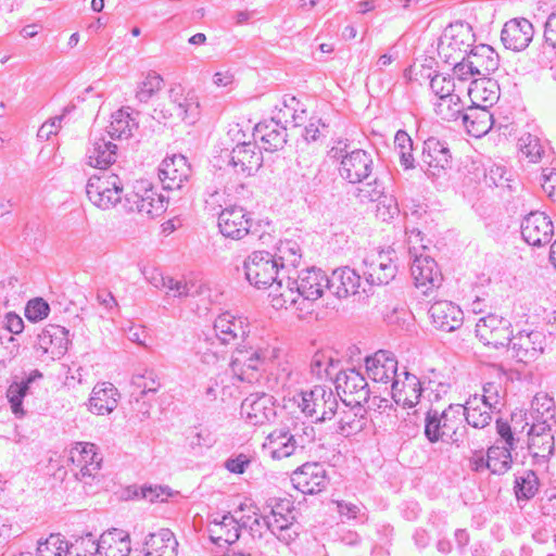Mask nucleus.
I'll return each instance as SVG.
<instances>
[{
	"label": "nucleus",
	"mask_w": 556,
	"mask_h": 556,
	"mask_svg": "<svg viewBox=\"0 0 556 556\" xmlns=\"http://www.w3.org/2000/svg\"><path fill=\"white\" fill-rule=\"evenodd\" d=\"M329 277L320 268L311 267L296 274V277L288 276L283 289L274 293L271 305L280 308H295L304 311L306 303H313L320 299L326 290L329 291Z\"/></svg>",
	"instance_id": "f257e3e1"
},
{
	"label": "nucleus",
	"mask_w": 556,
	"mask_h": 556,
	"mask_svg": "<svg viewBox=\"0 0 556 556\" xmlns=\"http://www.w3.org/2000/svg\"><path fill=\"white\" fill-rule=\"evenodd\" d=\"M316 439L314 427L304 421H292L273 430L265 438L262 450L271 459L280 460L302 452Z\"/></svg>",
	"instance_id": "f03ea898"
},
{
	"label": "nucleus",
	"mask_w": 556,
	"mask_h": 556,
	"mask_svg": "<svg viewBox=\"0 0 556 556\" xmlns=\"http://www.w3.org/2000/svg\"><path fill=\"white\" fill-rule=\"evenodd\" d=\"M277 345L263 343L255 348L237 349L231 357L232 375L242 382L252 383L258 379L260 371L279 357Z\"/></svg>",
	"instance_id": "7ed1b4c3"
},
{
	"label": "nucleus",
	"mask_w": 556,
	"mask_h": 556,
	"mask_svg": "<svg viewBox=\"0 0 556 556\" xmlns=\"http://www.w3.org/2000/svg\"><path fill=\"white\" fill-rule=\"evenodd\" d=\"M463 405H450L441 413L429 410L425 419V435L435 443H458L463 440L465 427Z\"/></svg>",
	"instance_id": "20e7f679"
},
{
	"label": "nucleus",
	"mask_w": 556,
	"mask_h": 556,
	"mask_svg": "<svg viewBox=\"0 0 556 556\" xmlns=\"http://www.w3.org/2000/svg\"><path fill=\"white\" fill-rule=\"evenodd\" d=\"M248 281L257 289L271 288L269 295L279 293L283 289L282 279H278L279 263L277 257L267 251L251 253L243 264Z\"/></svg>",
	"instance_id": "39448f33"
},
{
	"label": "nucleus",
	"mask_w": 556,
	"mask_h": 556,
	"mask_svg": "<svg viewBox=\"0 0 556 556\" xmlns=\"http://www.w3.org/2000/svg\"><path fill=\"white\" fill-rule=\"evenodd\" d=\"M86 193L89 201L102 211L116 207L126 195L123 179L110 170L92 175L87 181Z\"/></svg>",
	"instance_id": "423d86ee"
},
{
	"label": "nucleus",
	"mask_w": 556,
	"mask_h": 556,
	"mask_svg": "<svg viewBox=\"0 0 556 556\" xmlns=\"http://www.w3.org/2000/svg\"><path fill=\"white\" fill-rule=\"evenodd\" d=\"M293 403L306 417L316 422H325L333 418L339 402L331 389L315 386L312 390L301 391L293 395Z\"/></svg>",
	"instance_id": "0eeeda50"
},
{
	"label": "nucleus",
	"mask_w": 556,
	"mask_h": 556,
	"mask_svg": "<svg viewBox=\"0 0 556 556\" xmlns=\"http://www.w3.org/2000/svg\"><path fill=\"white\" fill-rule=\"evenodd\" d=\"M167 207V200L149 181L138 180L131 192L126 193L123 208L148 218L161 216Z\"/></svg>",
	"instance_id": "6e6552de"
},
{
	"label": "nucleus",
	"mask_w": 556,
	"mask_h": 556,
	"mask_svg": "<svg viewBox=\"0 0 556 556\" xmlns=\"http://www.w3.org/2000/svg\"><path fill=\"white\" fill-rule=\"evenodd\" d=\"M475 34L469 24L456 22L450 24L440 38L438 52L443 61H459L470 51Z\"/></svg>",
	"instance_id": "1a4fd4ad"
},
{
	"label": "nucleus",
	"mask_w": 556,
	"mask_h": 556,
	"mask_svg": "<svg viewBox=\"0 0 556 556\" xmlns=\"http://www.w3.org/2000/svg\"><path fill=\"white\" fill-rule=\"evenodd\" d=\"M294 516L289 500L270 498L264 507L263 522L278 540L289 544L298 533L292 530Z\"/></svg>",
	"instance_id": "9d476101"
},
{
	"label": "nucleus",
	"mask_w": 556,
	"mask_h": 556,
	"mask_svg": "<svg viewBox=\"0 0 556 556\" xmlns=\"http://www.w3.org/2000/svg\"><path fill=\"white\" fill-rule=\"evenodd\" d=\"M397 257L393 250L370 251L363 258L367 285L381 286L392 281L397 273Z\"/></svg>",
	"instance_id": "9b49d317"
},
{
	"label": "nucleus",
	"mask_w": 556,
	"mask_h": 556,
	"mask_svg": "<svg viewBox=\"0 0 556 556\" xmlns=\"http://www.w3.org/2000/svg\"><path fill=\"white\" fill-rule=\"evenodd\" d=\"M68 460L75 478L88 484L99 472L102 457L93 443L76 442L68 451Z\"/></svg>",
	"instance_id": "f8f14e48"
},
{
	"label": "nucleus",
	"mask_w": 556,
	"mask_h": 556,
	"mask_svg": "<svg viewBox=\"0 0 556 556\" xmlns=\"http://www.w3.org/2000/svg\"><path fill=\"white\" fill-rule=\"evenodd\" d=\"M336 389L348 405L361 406L369 400L370 391L366 378L355 368L337 374Z\"/></svg>",
	"instance_id": "ddd939ff"
},
{
	"label": "nucleus",
	"mask_w": 556,
	"mask_h": 556,
	"mask_svg": "<svg viewBox=\"0 0 556 556\" xmlns=\"http://www.w3.org/2000/svg\"><path fill=\"white\" fill-rule=\"evenodd\" d=\"M511 323L496 314L481 317L476 324V334L484 345L500 349L511 340Z\"/></svg>",
	"instance_id": "4468645a"
},
{
	"label": "nucleus",
	"mask_w": 556,
	"mask_h": 556,
	"mask_svg": "<svg viewBox=\"0 0 556 556\" xmlns=\"http://www.w3.org/2000/svg\"><path fill=\"white\" fill-rule=\"evenodd\" d=\"M421 162L426 175L441 177L451 167L452 156L446 143L434 137L424 142Z\"/></svg>",
	"instance_id": "2eb2a0df"
},
{
	"label": "nucleus",
	"mask_w": 556,
	"mask_h": 556,
	"mask_svg": "<svg viewBox=\"0 0 556 556\" xmlns=\"http://www.w3.org/2000/svg\"><path fill=\"white\" fill-rule=\"evenodd\" d=\"M68 330L59 325H48L37 337V350L45 359H60L68 350Z\"/></svg>",
	"instance_id": "dca6fc26"
},
{
	"label": "nucleus",
	"mask_w": 556,
	"mask_h": 556,
	"mask_svg": "<svg viewBox=\"0 0 556 556\" xmlns=\"http://www.w3.org/2000/svg\"><path fill=\"white\" fill-rule=\"evenodd\" d=\"M520 228L523 240L533 247L547 244L554 235L551 218L539 211L529 213L523 218Z\"/></svg>",
	"instance_id": "f3484780"
},
{
	"label": "nucleus",
	"mask_w": 556,
	"mask_h": 556,
	"mask_svg": "<svg viewBox=\"0 0 556 556\" xmlns=\"http://www.w3.org/2000/svg\"><path fill=\"white\" fill-rule=\"evenodd\" d=\"M374 169L371 154L363 149H354L339 165V175L350 184H359L366 180Z\"/></svg>",
	"instance_id": "a211bd4d"
},
{
	"label": "nucleus",
	"mask_w": 556,
	"mask_h": 556,
	"mask_svg": "<svg viewBox=\"0 0 556 556\" xmlns=\"http://www.w3.org/2000/svg\"><path fill=\"white\" fill-rule=\"evenodd\" d=\"M240 414L252 426L265 425L276 416L273 397L265 393L250 394L241 403Z\"/></svg>",
	"instance_id": "6ab92c4d"
},
{
	"label": "nucleus",
	"mask_w": 556,
	"mask_h": 556,
	"mask_svg": "<svg viewBox=\"0 0 556 556\" xmlns=\"http://www.w3.org/2000/svg\"><path fill=\"white\" fill-rule=\"evenodd\" d=\"M251 225L249 214L241 206L226 207L218 215V229L225 238L241 240L250 232Z\"/></svg>",
	"instance_id": "aec40b11"
},
{
	"label": "nucleus",
	"mask_w": 556,
	"mask_h": 556,
	"mask_svg": "<svg viewBox=\"0 0 556 556\" xmlns=\"http://www.w3.org/2000/svg\"><path fill=\"white\" fill-rule=\"evenodd\" d=\"M291 481L304 494L318 493L328 483L327 471L319 463H306L293 471Z\"/></svg>",
	"instance_id": "412c9836"
},
{
	"label": "nucleus",
	"mask_w": 556,
	"mask_h": 556,
	"mask_svg": "<svg viewBox=\"0 0 556 556\" xmlns=\"http://www.w3.org/2000/svg\"><path fill=\"white\" fill-rule=\"evenodd\" d=\"M190 175L191 166L181 154L164 159L159 167V178L166 190L181 189Z\"/></svg>",
	"instance_id": "4be33fe9"
},
{
	"label": "nucleus",
	"mask_w": 556,
	"mask_h": 556,
	"mask_svg": "<svg viewBox=\"0 0 556 556\" xmlns=\"http://www.w3.org/2000/svg\"><path fill=\"white\" fill-rule=\"evenodd\" d=\"M422 388L419 378L406 369L401 371L392 381L391 395L397 405L413 408L419 403Z\"/></svg>",
	"instance_id": "5701e85b"
},
{
	"label": "nucleus",
	"mask_w": 556,
	"mask_h": 556,
	"mask_svg": "<svg viewBox=\"0 0 556 556\" xmlns=\"http://www.w3.org/2000/svg\"><path fill=\"white\" fill-rule=\"evenodd\" d=\"M368 377L376 383L392 384L397 377V359L392 352L379 350L365 359Z\"/></svg>",
	"instance_id": "b1692460"
},
{
	"label": "nucleus",
	"mask_w": 556,
	"mask_h": 556,
	"mask_svg": "<svg viewBox=\"0 0 556 556\" xmlns=\"http://www.w3.org/2000/svg\"><path fill=\"white\" fill-rule=\"evenodd\" d=\"M263 162L262 152L257 149L256 144L251 141H240L232 148L229 154V165L237 173L244 175H252L256 172Z\"/></svg>",
	"instance_id": "393cba45"
},
{
	"label": "nucleus",
	"mask_w": 556,
	"mask_h": 556,
	"mask_svg": "<svg viewBox=\"0 0 556 556\" xmlns=\"http://www.w3.org/2000/svg\"><path fill=\"white\" fill-rule=\"evenodd\" d=\"M432 325L442 331L452 332L458 329L464 321V313L455 303L446 300L434 302L429 311Z\"/></svg>",
	"instance_id": "a878e982"
},
{
	"label": "nucleus",
	"mask_w": 556,
	"mask_h": 556,
	"mask_svg": "<svg viewBox=\"0 0 556 556\" xmlns=\"http://www.w3.org/2000/svg\"><path fill=\"white\" fill-rule=\"evenodd\" d=\"M534 29L530 21L523 17L513 18L505 23L501 40L505 48L521 51L532 41Z\"/></svg>",
	"instance_id": "bb28decb"
},
{
	"label": "nucleus",
	"mask_w": 556,
	"mask_h": 556,
	"mask_svg": "<svg viewBox=\"0 0 556 556\" xmlns=\"http://www.w3.org/2000/svg\"><path fill=\"white\" fill-rule=\"evenodd\" d=\"M410 271L415 286L422 289L424 294L441 285L442 275L435 261L428 255L415 256Z\"/></svg>",
	"instance_id": "cd10ccee"
},
{
	"label": "nucleus",
	"mask_w": 556,
	"mask_h": 556,
	"mask_svg": "<svg viewBox=\"0 0 556 556\" xmlns=\"http://www.w3.org/2000/svg\"><path fill=\"white\" fill-rule=\"evenodd\" d=\"M214 331L223 344L237 343L249 332L248 319L229 312L222 313L214 321Z\"/></svg>",
	"instance_id": "c85d7f7f"
},
{
	"label": "nucleus",
	"mask_w": 556,
	"mask_h": 556,
	"mask_svg": "<svg viewBox=\"0 0 556 556\" xmlns=\"http://www.w3.org/2000/svg\"><path fill=\"white\" fill-rule=\"evenodd\" d=\"M513 356L519 362L529 363L538 358L543 352V336L539 331H520L511 334Z\"/></svg>",
	"instance_id": "c756f323"
},
{
	"label": "nucleus",
	"mask_w": 556,
	"mask_h": 556,
	"mask_svg": "<svg viewBox=\"0 0 556 556\" xmlns=\"http://www.w3.org/2000/svg\"><path fill=\"white\" fill-rule=\"evenodd\" d=\"M119 397L121 394L113 383L99 382L91 391L88 410L99 416L109 415L117 407Z\"/></svg>",
	"instance_id": "7c9ffc66"
},
{
	"label": "nucleus",
	"mask_w": 556,
	"mask_h": 556,
	"mask_svg": "<svg viewBox=\"0 0 556 556\" xmlns=\"http://www.w3.org/2000/svg\"><path fill=\"white\" fill-rule=\"evenodd\" d=\"M329 281H331V283H329V291L339 299L355 295L359 292V289L366 292L361 276L356 270L350 267L333 270L331 277H329Z\"/></svg>",
	"instance_id": "2f4dec72"
},
{
	"label": "nucleus",
	"mask_w": 556,
	"mask_h": 556,
	"mask_svg": "<svg viewBox=\"0 0 556 556\" xmlns=\"http://www.w3.org/2000/svg\"><path fill=\"white\" fill-rule=\"evenodd\" d=\"M169 97H173L175 119L194 124L201 114L200 101L194 92L184 93L180 88H172Z\"/></svg>",
	"instance_id": "473e14b6"
},
{
	"label": "nucleus",
	"mask_w": 556,
	"mask_h": 556,
	"mask_svg": "<svg viewBox=\"0 0 556 556\" xmlns=\"http://www.w3.org/2000/svg\"><path fill=\"white\" fill-rule=\"evenodd\" d=\"M382 191L377 188V186L372 187L371 184H366L365 186L357 189L356 197L362 201H378L377 204V216L384 222L391 220L396 217L400 213L399 205L394 198L383 195L381 197Z\"/></svg>",
	"instance_id": "72a5a7b5"
},
{
	"label": "nucleus",
	"mask_w": 556,
	"mask_h": 556,
	"mask_svg": "<svg viewBox=\"0 0 556 556\" xmlns=\"http://www.w3.org/2000/svg\"><path fill=\"white\" fill-rule=\"evenodd\" d=\"M117 146L104 137H94L87 150V163L91 167L105 169L116 161Z\"/></svg>",
	"instance_id": "f704fd0d"
},
{
	"label": "nucleus",
	"mask_w": 556,
	"mask_h": 556,
	"mask_svg": "<svg viewBox=\"0 0 556 556\" xmlns=\"http://www.w3.org/2000/svg\"><path fill=\"white\" fill-rule=\"evenodd\" d=\"M282 117L277 116L268 122L260 123L255 127L256 135L260 137L263 148L266 151H277L282 149L287 142V129L281 125Z\"/></svg>",
	"instance_id": "c9c22d12"
},
{
	"label": "nucleus",
	"mask_w": 556,
	"mask_h": 556,
	"mask_svg": "<svg viewBox=\"0 0 556 556\" xmlns=\"http://www.w3.org/2000/svg\"><path fill=\"white\" fill-rule=\"evenodd\" d=\"M99 546L100 556H128L131 551L129 534L115 528L100 535Z\"/></svg>",
	"instance_id": "e433bc0d"
},
{
	"label": "nucleus",
	"mask_w": 556,
	"mask_h": 556,
	"mask_svg": "<svg viewBox=\"0 0 556 556\" xmlns=\"http://www.w3.org/2000/svg\"><path fill=\"white\" fill-rule=\"evenodd\" d=\"M463 125L472 137L486 135L493 126V114L482 106L470 105L463 114Z\"/></svg>",
	"instance_id": "4c0bfd02"
},
{
	"label": "nucleus",
	"mask_w": 556,
	"mask_h": 556,
	"mask_svg": "<svg viewBox=\"0 0 556 556\" xmlns=\"http://www.w3.org/2000/svg\"><path fill=\"white\" fill-rule=\"evenodd\" d=\"M178 542L169 529L150 533L144 541V556H177Z\"/></svg>",
	"instance_id": "58836bf2"
},
{
	"label": "nucleus",
	"mask_w": 556,
	"mask_h": 556,
	"mask_svg": "<svg viewBox=\"0 0 556 556\" xmlns=\"http://www.w3.org/2000/svg\"><path fill=\"white\" fill-rule=\"evenodd\" d=\"M240 523L237 518L224 515L220 520H213L210 523V539L217 545L233 544L240 536Z\"/></svg>",
	"instance_id": "ea45409f"
},
{
	"label": "nucleus",
	"mask_w": 556,
	"mask_h": 556,
	"mask_svg": "<svg viewBox=\"0 0 556 556\" xmlns=\"http://www.w3.org/2000/svg\"><path fill=\"white\" fill-rule=\"evenodd\" d=\"M472 104L484 109L491 108L500 98V89L492 79L473 80L468 88Z\"/></svg>",
	"instance_id": "a19ab883"
},
{
	"label": "nucleus",
	"mask_w": 556,
	"mask_h": 556,
	"mask_svg": "<svg viewBox=\"0 0 556 556\" xmlns=\"http://www.w3.org/2000/svg\"><path fill=\"white\" fill-rule=\"evenodd\" d=\"M478 75H488L498 67V55L489 45H479L470 49L466 55Z\"/></svg>",
	"instance_id": "79ce46f5"
},
{
	"label": "nucleus",
	"mask_w": 556,
	"mask_h": 556,
	"mask_svg": "<svg viewBox=\"0 0 556 556\" xmlns=\"http://www.w3.org/2000/svg\"><path fill=\"white\" fill-rule=\"evenodd\" d=\"M463 409L467 424L477 429H483L490 425L494 410L486 406L477 394L468 399L466 405H463Z\"/></svg>",
	"instance_id": "37998d69"
},
{
	"label": "nucleus",
	"mask_w": 556,
	"mask_h": 556,
	"mask_svg": "<svg viewBox=\"0 0 556 556\" xmlns=\"http://www.w3.org/2000/svg\"><path fill=\"white\" fill-rule=\"evenodd\" d=\"M538 427L541 431L535 434L533 433L536 428L534 425L528 430V434L530 435L529 448L534 458H541L546 462L554 452V435L547 426Z\"/></svg>",
	"instance_id": "c03bdc74"
},
{
	"label": "nucleus",
	"mask_w": 556,
	"mask_h": 556,
	"mask_svg": "<svg viewBox=\"0 0 556 556\" xmlns=\"http://www.w3.org/2000/svg\"><path fill=\"white\" fill-rule=\"evenodd\" d=\"M137 127L138 123L131 114L127 110L121 109L112 114L108 134L111 139H128Z\"/></svg>",
	"instance_id": "a18cd8bd"
},
{
	"label": "nucleus",
	"mask_w": 556,
	"mask_h": 556,
	"mask_svg": "<svg viewBox=\"0 0 556 556\" xmlns=\"http://www.w3.org/2000/svg\"><path fill=\"white\" fill-rule=\"evenodd\" d=\"M531 414L540 426H547L548 421L555 417L554 399L545 392L536 393L531 402Z\"/></svg>",
	"instance_id": "49530a36"
},
{
	"label": "nucleus",
	"mask_w": 556,
	"mask_h": 556,
	"mask_svg": "<svg viewBox=\"0 0 556 556\" xmlns=\"http://www.w3.org/2000/svg\"><path fill=\"white\" fill-rule=\"evenodd\" d=\"M204 289L205 286L202 283L198 285L197 282L185 278H174L168 276L164 291L169 296L185 298L201 294Z\"/></svg>",
	"instance_id": "de8ad7c7"
},
{
	"label": "nucleus",
	"mask_w": 556,
	"mask_h": 556,
	"mask_svg": "<svg viewBox=\"0 0 556 556\" xmlns=\"http://www.w3.org/2000/svg\"><path fill=\"white\" fill-rule=\"evenodd\" d=\"M277 257L279 268L281 270L287 267H296L302 258V252L299 243L294 240H283L277 245V252L274 255Z\"/></svg>",
	"instance_id": "09e8293b"
},
{
	"label": "nucleus",
	"mask_w": 556,
	"mask_h": 556,
	"mask_svg": "<svg viewBox=\"0 0 556 556\" xmlns=\"http://www.w3.org/2000/svg\"><path fill=\"white\" fill-rule=\"evenodd\" d=\"M519 152L530 163H538L546 152L541 139L532 134H525L518 140Z\"/></svg>",
	"instance_id": "8fccbe9b"
},
{
	"label": "nucleus",
	"mask_w": 556,
	"mask_h": 556,
	"mask_svg": "<svg viewBox=\"0 0 556 556\" xmlns=\"http://www.w3.org/2000/svg\"><path fill=\"white\" fill-rule=\"evenodd\" d=\"M511 451L500 445H493L488 450L489 470L494 475L507 472L513 464Z\"/></svg>",
	"instance_id": "3c124183"
},
{
	"label": "nucleus",
	"mask_w": 556,
	"mask_h": 556,
	"mask_svg": "<svg viewBox=\"0 0 556 556\" xmlns=\"http://www.w3.org/2000/svg\"><path fill=\"white\" fill-rule=\"evenodd\" d=\"M99 539L91 532L77 536L70 544L67 554L71 556H96L99 555Z\"/></svg>",
	"instance_id": "603ef678"
},
{
	"label": "nucleus",
	"mask_w": 556,
	"mask_h": 556,
	"mask_svg": "<svg viewBox=\"0 0 556 556\" xmlns=\"http://www.w3.org/2000/svg\"><path fill=\"white\" fill-rule=\"evenodd\" d=\"M539 490V479L533 470H525L516 476L515 493L518 500H530Z\"/></svg>",
	"instance_id": "864d4df0"
},
{
	"label": "nucleus",
	"mask_w": 556,
	"mask_h": 556,
	"mask_svg": "<svg viewBox=\"0 0 556 556\" xmlns=\"http://www.w3.org/2000/svg\"><path fill=\"white\" fill-rule=\"evenodd\" d=\"M131 386L139 391L140 395L155 393L161 387L157 374L151 368H144L131 377Z\"/></svg>",
	"instance_id": "5fc2aeb1"
},
{
	"label": "nucleus",
	"mask_w": 556,
	"mask_h": 556,
	"mask_svg": "<svg viewBox=\"0 0 556 556\" xmlns=\"http://www.w3.org/2000/svg\"><path fill=\"white\" fill-rule=\"evenodd\" d=\"M241 511H247L239 518L240 527L249 528L252 535L262 536L266 526L263 522L264 511L258 514V508L253 504H243L240 506Z\"/></svg>",
	"instance_id": "6e6d98bb"
},
{
	"label": "nucleus",
	"mask_w": 556,
	"mask_h": 556,
	"mask_svg": "<svg viewBox=\"0 0 556 556\" xmlns=\"http://www.w3.org/2000/svg\"><path fill=\"white\" fill-rule=\"evenodd\" d=\"M465 110L458 94L451 98H444L435 104V113L445 121L463 119Z\"/></svg>",
	"instance_id": "4d7b16f0"
},
{
	"label": "nucleus",
	"mask_w": 556,
	"mask_h": 556,
	"mask_svg": "<svg viewBox=\"0 0 556 556\" xmlns=\"http://www.w3.org/2000/svg\"><path fill=\"white\" fill-rule=\"evenodd\" d=\"M522 421L523 416L521 414H514L511 416L513 425H509L507 421H503L502 419L496 420V431L505 443L503 447L508 450H514L516 447L517 440L515 435L518 432V425Z\"/></svg>",
	"instance_id": "13d9d810"
},
{
	"label": "nucleus",
	"mask_w": 556,
	"mask_h": 556,
	"mask_svg": "<svg viewBox=\"0 0 556 556\" xmlns=\"http://www.w3.org/2000/svg\"><path fill=\"white\" fill-rule=\"evenodd\" d=\"M163 87V78L160 74L155 72H149L144 79L139 83L136 98L140 102H148L157 91H160Z\"/></svg>",
	"instance_id": "bf43d9fd"
},
{
	"label": "nucleus",
	"mask_w": 556,
	"mask_h": 556,
	"mask_svg": "<svg viewBox=\"0 0 556 556\" xmlns=\"http://www.w3.org/2000/svg\"><path fill=\"white\" fill-rule=\"evenodd\" d=\"M338 431L343 437H350L364 428L365 418L363 415L358 416L353 409H345L341 413L339 419Z\"/></svg>",
	"instance_id": "052dcab7"
},
{
	"label": "nucleus",
	"mask_w": 556,
	"mask_h": 556,
	"mask_svg": "<svg viewBox=\"0 0 556 556\" xmlns=\"http://www.w3.org/2000/svg\"><path fill=\"white\" fill-rule=\"evenodd\" d=\"M67 554V542L61 534H51L43 542L38 543L36 556H64Z\"/></svg>",
	"instance_id": "680f3d73"
},
{
	"label": "nucleus",
	"mask_w": 556,
	"mask_h": 556,
	"mask_svg": "<svg viewBox=\"0 0 556 556\" xmlns=\"http://www.w3.org/2000/svg\"><path fill=\"white\" fill-rule=\"evenodd\" d=\"M430 88L433 91V93L439 98V101L443 100L444 98H451L456 94L454 92L456 88L454 78L441 74H437L431 78Z\"/></svg>",
	"instance_id": "e2e57ef3"
},
{
	"label": "nucleus",
	"mask_w": 556,
	"mask_h": 556,
	"mask_svg": "<svg viewBox=\"0 0 556 556\" xmlns=\"http://www.w3.org/2000/svg\"><path fill=\"white\" fill-rule=\"evenodd\" d=\"M445 63L453 65V77L456 78L459 81H465L469 78H471L473 75H478V73L475 71L473 65L471 64L470 60H468L466 56L462 58L459 61H444Z\"/></svg>",
	"instance_id": "0e129e2a"
},
{
	"label": "nucleus",
	"mask_w": 556,
	"mask_h": 556,
	"mask_svg": "<svg viewBox=\"0 0 556 556\" xmlns=\"http://www.w3.org/2000/svg\"><path fill=\"white\" fill-rule=\"evenodd\" d=\"M333 367V359L324 352L314 354L311 362L312 372L318 377L330 376L332 372L330 368Z\"/></svg>",
	"instance_id": "69168bd1"
},
{
	"label": "nucleus",
	"mask_w": 556,
	"mask_h": 556,
	"mask_svg": "<svg viewBox=\"0 0 556 556\" xmlns=\"http://www.w3.org/2000/svg\"><path fill=\"white\" fill-rule=\"evenodd\" d=\"M49 312V304L39 298L30 300L25 309L26 317L31 321L43 319L48 316Z\"/></svg>",
	"instance_id": "338daca9"
},
{
	"label": "nucleus",
	"mask_w": 556,
	"mask_h": 556,
	"mask_svg": "<svg viewBox=\"0 0 556 556\" xmlns=\"http://www.w3.org/2000/svg\"><path fill=\"white\" fill-rule=\"evenodd\" d=\"M63 115L52 117L46 121L38 129L37 137L41 141L50 140L52 136L58 135L61 129Z\"/></svg>",
	"instance_id": "774afa93"
}]
</instances>
